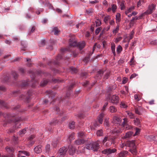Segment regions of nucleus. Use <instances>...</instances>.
I'll list each match as a JSON object with an SVG mask.
<instances>
[{"instance_id": "obj_35", "label": "nucleus", "mask_w": 157, "mask_h": 157, "mask_svg": "<svg viewBox=\"0 0 157 157\" xmlns=\"http://www.w3.org/2000/svg\"><path fill=\"white\" fill-rule=\"evenodd\" d=\"M7 105L4 101L0 100V106L2 107H7Z\"/></svg>"}, {"instance_id": "obj_43", "label": "nucleus", "mask_w": 157, "mask_h": 157, "mask_svg": "<svg viewBox=\"0 0 157 157\" xmlns=\"http://www.w3.org/2000/svg\"><path fill=\"white\" fill-rule=\"evenodd\" d=\"M122 48L120 45H119L117 48V52L118 53H120L122 51Z\"/></svg>"}, {"instance_id": "obj_49", "label": "nucleus", "mask_w": 157, "mask_h": 157, "mask_svg": "<svg viewBox=\"0 0 157 157\" xmlns=\"http://www.w3.org/2000/svg\"><path fill=\"white\" fill-rule=\"evenodd\" d=\"M12 141L15 144H16L17 143L18 141V138L17 137L14 136L12 138Z\"/></svg>"}, {"instance_id": "obj_57", "label": "nucleus", "mask_w": 157, "mask_h": 157, "mask_svg": "<svg viewBox=\"0 0 157 157\" xmlns=\"http://www.w3.org/2000/svg\"><path fill=\"white\" fill-rule=\"evenodd\" d=\"M102 28L101 27L98 28L96 30L95 33L96 35L98 34L100 31L101 30Z\"/></svg>"}, {"instance_id": "obj_38", "label": "nucleus", "mask_w": 157, "mask_h": 157, "mask_svg": "<svg viewBox=\"0 0 157 157\" xmlns=\"http://www.w3.org/2000/svg\"><path fill=\"white\" fill-rule=\"evenodd\" d=\"M133 133V132H127L126 133L124 137L125 138H129L132 135Z\"/></svg>"}, {"instance_id": "obj_28", "label": "nucleus", "mask_w": 157, "mask_h": 157, "mask_svg": "<svg viewBox=\"0 0 157 157\" xmlns=\"http://www.w3.org/2000/svg\"><path fill=\"white\" fill-rule=\"evenodd\" d=\"M46 92L48 94H50L49 98H50V97L51 98V99H52L54 98L55 95L51 90L47 91Z\"/></svg>"}, {"instance_id": "obj_62", "label": "nucleus", "mask_w": 157, "mask_h": 157, "mask_svg": "<svg viewBox=\"0 0 157 157\" xmlns=\"http://www.w3.org/2000/svg\"><path fill=\"white\" fill-rule=\"evenodd\" d=\"M119 26L118 25H117L116 26L115 29L113 30V33H117L118 32V31L119 30Z\"/></svg>"}, {"instance_id": "obj_24", "label": "nucleus", "mask_w": 157, "mask_h": 157, "mask_svg": "<svg viewBox=\"0 0 157 157\" xmlns=\"http://www.w3.org/2000/svg\"><path fill=\"white\" fill-rule=\"evenodd\" d=\"M123 122L121 123V125L120 126H121V127H123V126L128 124V120L127 118H124L123 119Z\"/></svg>"}, {"instance_id": "obj_2", "label": "nucleus", "mask_w": 157, "mask_h": 157, "mask_svg": "<svg viewBox=\"0 0 157 157\" xmlns=\"http://www.w3.org/2000/svg\"><path fill=\"white\" fill-rule=\"evenodd\" d=\"M99 144L97 142H95L87 144L83 148L84 149L86 148L89 150H92L94 151H97L99 149Z\"/></svg>"}, {"instance_id": "obj_59", "label": "nucleus", "mask_w": 157, "mask_h": 157, "mask_svg": "<svg viewBox=\"0 0 157 157\" xmlns=\"http://www.w3.org/2000/svg\"><path fill=\"white\" fill-rule=\"evenodd\" d=\"M117 9V6L116 5L113 4L112 5V9L113 12H115Z\"/></svg>"}, {"instance_id": "obj_51", "label": "nucleus", "mask_w": 157, "mask_h": 157, "mask_svg": "<svg viewBox=\"0 0 157 157\" xmlns=\"http://www.w3.org/2000/svg\"><path fill=\"white\" fill-rule=\"evenodd\" d=\"M120 106L122 108H125L127 107V106L126 105L124 102H121L120 104Z\"/></svg>"}, {"instance_id": "obj_16", "label": "nucleus", "mask_w": 157, "mask_h": 157, "mask_svg": "<svg viewBox=\"0 0 157 157\" xmlns=\"http://www.w3.org/2000/svg\"><path fill=\"white\" fill-rule=\"evenodd\" d=\"M62 57V56L61 55L59 54L56 58V61H54L53 63L55 64L58 65L59 64V61L60 59Z\"/></svg>"}, {"instance_id": "obj_31", "label": "nucleus", "mask_w": 157, "mask_h": 157, "mask_svg": "<svg viewBox=\"0 0 157 157\" xmlns=\"http://www.w3.org/2000/svg\"><path fill=\"white\" fill-rule=\"evenodd\" d=\"M70 70L72 73H75L77 72V70L75 68L73 67H70Z\"/></svg>"}, {"instance_id": "obj_1", "label": "nucleus", "mask_w": 157, "mask_h": 157, "mask_svg": "<svg viewBox=\"0 0 157 157\" xmlns=\"http://www.w3.org/2000/svg\"><path fill=\"white\" fill-rule=\"evenodd\" d=\"M11 120L13 121L15 123V126H14L13 129H9L7 131L8 133H10L13 132L14 130L17 128H19L20 127L21 124L20 122L21 121V118L20 117H16L15 118H13L10 119Z\"/></svg>"}, {"instance_id": "obj_39", "label": "nucleus", "mask_w": 157, "mask_h": 157, "mask_svg": "<svg viewBox=\"0 0 157 157\" xmlns=\"http://www.w3.org/2000/svg\"><path fill=\"white\" fill-rule=\"evenodd\" d=\"M58 143L59 141L58 140H54L52 142V145L54 147H55L57 146Z\"/></svg>"}, {"instance_id": "obj_9", "label": "nucleus", "mask_w": 157, "mask_h": 157, "mask_svg": "<svg viewBox=\"0 0 157 157\" xmlns=\"http://www.w3.org/2000/svg\"><path fill=\"white\" fill-rule=\"evenodd\" d=\"M69 42V45L70 47H75L77 45L78 43L76 40L74 39L73 40L72 38L70 39Z\"/></svg>"}, {"instance_id": "obj_32", "label": "nucleus", "mask_w": 157, "mask_h": 157, "mask_svg": "<svg viewBox=\"0 0 157 157\" xmlns=\"http://www.w3.org/2000/svg\"><path fill=\"white\" fill-rule=\"evenodd\" d=\"M134 6H131L129 8L127 9V10L125 12V13L126 15H128V14L129 13L131 12L134 9Z\"/></svg>"}, {"instance_id": "obj_30", "label": "nucleus", "mask_w": 157, "mask_h": 157, "mask_svg": "<svg viewBox=\"0 0 157 157\" xmlns=\"http://www.w3.org/2000/svg\"><path fill=\"white\" fill-rule=\"evenodd\" d=\"M78 136L81 138H83L86 136L85 134L82 132H81L78 133Z\"/></svg>"}, {"instance_id": "obj_48", "label": "nucleus", "mask_w": 157, "mask_h": 157, "mask_svg": "<svg viewBox=\"0 0 157 157\" xmlns=\"http://www.w3.org/2000/svg\"><path fill=\"white\" fill-rule=\"evenodd\" d=\"M12 75L15 79L16 78L18 77V74L17 72L15 71L12 72Z\"/></svg>"}, {"instance_id": "obj_25", "label": "nucleus", "mask_w": 157, "mask_h": 157, "mask_svg": "<svg viewBox=\"0 0 157 157\" xmlns=\"http://www.w3.org/2000/svg\"><path fill=\"white\" fill-rule=\"evenodd\" d=\"M109 110L111 113H115L117 111L116 108L113 106H111L109 107Z\"/></svg>"}, {"instance_id": "obj_3", "label": "nucleus", "mask_w": 157, "mask_h": 157, "mask_svg": "<svg viewBox=\"0 0 157 157\" xmlns=\"http://www.w3.org/2000/svg\"><path fill=\"white\" fill-rule=\"evenodd\" d=\"M67 151V148L65 147H63L59 150L57 154L59 157H63L66 155Z\"/></svg>"}, {"instance_id": "obj_22", "label": "nucleus", "mask_w": 157, "mask_h": 157, "mask_svg": "<svg viewBox=\"0 0 157 157\" xmlns=\"http://www.w3.org/2000/svg\"><path fill=\"white\" fill-rule=\"evenodd\" d=\"M115 44L114 43H112L111 44V48L114 56H115Z\"/></svg>"}, {"instance_id": "obj_44", "label": "nucleus", "mask_w": 157, "mask_h": 157, "mask_svg": "<svg viewBox=\"0 0 157 157\" xmlns=\"http://www.w3.org/2000/svg\"><path fill=\"white\" fill-rule=\"evenodd\" d=\"M42 3L44 5H46L49 8H52V6L51 4L49 3V2L47 1L46 2V3L44 4V2L43 1Z\"/></svg>"}, {"instance_id": "obj_50", "label": "nucleus", "mask_w": 157, "mask_h": 157, "mask_svg": "<svg viewBox=\"0 0 157 157\" xmlns=\"http://www.w3.org/2000/svg\"><path fill=\"white\" fill-rule=\"evenodd\" d=\"M45 149L47 152H48L50 150V146L49 144H47L45 147Z\"/></svg>"}, {"instance_id": "obj_18", "label": "nucleus", "mask_w": 157, "mask_h": 157, "mask_svg": "<svg viewBox=\"0 0 157 157\" xmlns=\"http://www.w3.org/2000/svg\"><path fill=\"white\" fill-rule=\"evenodd\" d=\"M85 46V44L84 42H79L78 43L77 46L78 47L80 50L82 49Z\"/></svg>"}, {"instance_id": "obj_11", "label": "nucleus", "mask_w": 157, "mask_h": 157, "mask_svg": "<svg viewBox=\"0 0 157 157\" xmlns=\"http://www.w3.org/2000/svg\"><path fill=\"white\" fill-rule=\"evenodd\" d=\"M75 151V147L72 145L69 146L68 147V152L71 155H73Z\"/></svg>"}, {"instance_id": "obj_19", "label": "nucleus", "mask_w": 157, "mask_h": 157, "mask_svg": "<svg viewBox=\"0 0 157 157\" xmlns=\"http://www.w3.org/2000/svg\"><path fill=\"white\" fill-rule=\"evenodd\" d=\"M104 71H104L103 70H100L98 71L97 72V74L96 75L97 77L98 78H101Z\"/></svg>"}, {"instance_id": "obj_53", "label": "nucleus", "mask_w": 157, "mask_h": 157, "mask_svg": "<svg viewBox=\"0 0 157 157\" xmlns=\"http://www.w3.org/2000/svg\"><path fill=\"white\" fill-rule=\"evenodd\" d=\"M91 56L90 54H89V55H88V56L85 57L84 59L83 60L85 62H87L89 60L90 56Z\"/></svg>"}, {"instance_id": "obj_14", "label": "nucleus", "mask_w": 157, "mask_h": 157, "mask_svg": "<svg viewBox=\"0 0 157 157\" xmlns=\"http://www.w3.org/2000/svg\"><path fill=\"white\" fill-rule=\"evenodd\" d=\"M84 142L83 139H78L75 141L74 144L75 145H80L84 144Z\"/></svg>"}, {"instance_id": "obj_42", "label": "nucleus", "mask_w": 157, "mask_h": 157, "mask_svg": "<svg viewBox=\"0 0 157 157\" xmlns=\"http://www.w3.org/2000/svg\"><path fill=\"white\" fill-rule=\"evenodd\" d=\"M96 133L98 136H102L103 135V131L101 129L98 130L97 131Z\"/></svg>"}, {"instance_id": "obj_5", "label": "nucleus", "mask_w": 157, "mask_h": 157, "mask_svg": "<svg viewBox=\"0 0 157 157\" xmlns=\"http://www.w3.org/2000/svg\"><path fill=\"white\" fill-rule=\"evenodd\" d=\"M119 98L118 96L113 95L110 98V102L113 103L117 104L119 101Z\"/></svg>"}, {"instance_id": "obj_17", "label": "nucleus", "mask_w": 157, "mask_h": 157, "mask_svg": "<svg viewBox=\"0 0 157 157\" xmlns=\"http://www.w3.org/2000/svg\"><path fill=\"white\" fill-rule=\"evenodd\" d=\"M6 149L8 153L10 154H12L14 152V149L13 148L11 147H7L6 148Z\"/></svg>"}, {"instance_id": "obj_20", "label": "nucleus", "mask_w": 157, "mask_h": 157, "mask_svg": "<svg viewBox=\"0 0 157 157\" xmlns=\"http://www.w3.org/2000/svg\"><path fill=\"white\" fill-rule=\"evenodd\" d=\"M104 116L103 113H101L98 117V122L101 124H102L103 122V118Z\"/></svg>"}, {"instance_id": "obj_56", "label": "nucleus", "mask_w": 157, "mask_h": 157, "mask_svg": "<svg viewBox=\"0 0 157 157\" xmlns=\"http://www.w3.org/2000/svg\"><path fill=\"white\" fill-rule=\"evenodd\" d=\"M95 23L96 26H100L101 24V22L98 19H97L95 21Z\"/></svg>"}, {"instance_id": "obj_58", "label": "nucleus", "mask_w": 157, "mask_h": 157, "mask_svg": "<svg viewBox=\"0 0 157 157\" xmlns=\"http://www.w3.org/2000/svg\"><path fill=\"white\" fill-rule=\"evenodd\" d=\"M45 40H42L40 43L39 44V46L40 47H42L44 46L45 44Z\"/></svg>"}, {"instance_id": "obj_4", "label": "nucleus", "mask_w": 157, "mask_h": 157, "mask_svg": "<svg viewBox=\"0 0 157 157\" xmlns=\"http://www.w3.org/2000/svg\"><path fill=\"white\" fill-rule=\"evenodd\" d=\"M117 151V149L115 148L111 149L109 148L107 149H104L101 151L103 154L108 155L109 154L114 153Z\"/></svg>"}, {"instance_id": "obj_41", "label": "nucleus", "mask_w": 157, "mask_h": 157, "mask_svg": "<svg viewBox=\"0 0 157 157\" xmlns=\"http://www.w3.org/2000/svg\"><path fill=\"white\" fill-rule=\"evenodd\" d=\"M75 122L74 121L71 122L69 124V127L71 129H73L75 127Z\"/></svg>"}, {"instance_id": "obj_40", "label": "nucleus", "mask_w": 157, "mask_h": 157, "mask_svg": "<svg viewBox=\"0 0 157 157\" xmlns=\"http://www.w3.org/2000/svg\"><path fill=\"white\" fill-rule=\"evenodd\" d=\"M75 139L74 138V133H72L71 134H70L68 138V139L69 140L71 141L72 140H74Z\"/></svg>"}, {"instance_id": "obj_7", "label": "nucleus", "mask_w": 157, "mask_h": 157, "mask_svg": "<svg viewBox=\"0 0 157 157\" xmlns=\"http://www.w3.org/2000/svg\"><path fill=\"white\" fill-rule=\"evenodd\" d=\"M122 121L121 119L119 117L117 116H115L113 117V123L117 124L120 126L121 123Z\"/></svg>"}, {"instance_id": "obj_33", "label": "nucleus", "mask_w": 157, "mask_h": 157, "mask_svg": "<svg viewBox=\"0 0 157 157\" xmlns=\"http://www.w3.org/2000/svg\"><path fill=\"white\" fill-rule=\"evenodd\" d=\"M126 112L130 118H135V117L133 113L130 111H127Z\"/></svg>"}, {"instance_id": "obj_55", "label": "nucleus", "mask_w": 157, "mask_h": 157, "mask_svg": "<svg viewBox=\"0 0 157 157\" xmlns=\"http://www.w3.org/2000/svg\"><path fill=\"white\" fill-rule=\"evenodd\" d=\"M135 113L139 115H141V113L139 111V109L137 108H135Z\"/></svg>"}, {"instance_id": "obj_46", "label": "nucleus", "mask_w": 157, "mask_h": 157, "mask_svg": "<svg viewBox=\"0 0 157 157\" xmlns=\"http://www.w3.org/2000/svg\"><path fill=\"white\" fill-rule=\"evenodd\" d=\"M144 0H140L137 2V6L138 7L140 6H141L142 4L144 3Z\"/></svg>"}, {"instance_id": "obj_60", "label": "nucleus", "mask_w": 157, "mask_h": 157, "mask_svg": "<svg viewBox=\"0 0 157 157\" xmlns=\"http://www.w3.org/2000/svg\"><path fill=\"white\" fill-rule=\"evenodd\" d=\"M145 15L147 14H146V13H145V12L141 14L138 17H137L138 20L141 19L142 17Z\"/></svg>"}, {"instance_id": "obj_12", "label": "nucleus", "mask_w": 157, "mask_h": 157, "mask_svg": "<svg viewBox=\"0 0 157 157\" xmlns=\"http://www.w3.org/2000/svg\"><path fill=\"white\" fill-rule=\"evenodd\" d=\"M42 146L41 145H39L35 147L34 149V151L36 153L39 154L42 151Z\"/></svg>"}, {"instance_id": "obj_61", "label": "nucleus", "mask_w": 157, "mask_h": 157, "mask_svg": "<svg viewBox=\"0 0 157 157\" xmlns=\"http://www.w3.org/2000/svg\"><path fill=\"white\" fill-rule=\"evenodd\" d=\"M26 61L28 62L27 65L29 67H30L31 65V63H30L31 59H26Z\"/></svg>"}, {"instance_id": "obj_13", "label": "nucleus", "mask_w": 157, "mask_h": 157, "mask_svg": "<svg viewBox=\"0 0 157 157\" xmlns=\"http://www.w3.org/2000/svg\"><path fill=\"white\" fill-rule=\"evenodd\" d=\"M128 152V151L123 150L118 154V157H125L127 155Z\"/></svg>"}, {"instance_id": "obj_36", "label": "nucleus", "mask_w": 157, "mask_h": 157, "mask_svg": "<svg viewBox=\"0 0 157 157\" xmlns=\"http://www.w3.org/2000/svg\"><path fill=\"white\" fill-rule=\"evenodd\" d=\"M134 123L135 125H139L140 123V120L137 118L134 120Z\"/></svg>"}, {"instance_id": "obj_64", "label": "nucleus", "mask_w": 157, "mask_h": 157, "mask_svg": "<svg viewBox=\"0 0 157 157\" xmlns=\"http://www.w3.org/2000/svg\"><path fill=\"white\" fill-rule=\"evenodd\" d=\"M1 157H14V155L13 154H11L10 155H1Z\"/></svg>"}, {"instance_id": "obj_10", "label": "nucleus", "mask_w": 157, "mask_h": 157, "mask_svg": "<svg viewBox=\"0 0 157 157\" xmlns=\"http://www.w3.org/2000/svg\"><path fill=\"white\" fill-rule=\"evenodd\" d=\"M29 83V80H23L21 82L20 86L22 88H24L27 86Z\"/></svg>"}, {"instance_id": "obj_27", "label": "nucleus", "mask_w": 157, "mask_h": 157, "mask_svg": "<svg viewBox=\"0 0 157 157\" xmlns=\"http://www.w3.org/2000/svg\"><path fill=\"white\" fill-rule=\"evenodd\" d=\"M49 80H44L41 82L40 86L44 87L46 86Z\"/></svg>"}, {"instance_id": "obj_63", "label": "nucleus", "mask_w": 157, "mask_h": 157, "mask_svg": "<svg viewBox=\"0 0 157 157\" xmlns=\"http://www.w3.org/2000/svg\"><path fill=\"white\" fill-rule=\"evenodd\" d=\"M104 124L106 125V126H109V124L108 121V120L106 119H105L104 121Z\"/></svg>"}, {"instance_id": "obj_23", "label": "nucleus", "mask_w": 157, "mask_h": 157, "mask_svg": "<svg viewBox=\"0 0 157 157\" xmlns=\"http://www.w3.org/2000/svg\"><path fill=\"white\" fill-rule=\"evenodd\" d=\"M32 75L31 76L32 78V82H33V84L32 85V86L33 87H34L35 85V83L34 82H35V84H36V82L35 80V74L34 73H33L32 72Z\"/></svg>"}, {"instance_id": "obj_29", "label": "nucleus", "mask_w": 157, "mask_h": 157, "mask_svg": "<svg viewBox=\"0 0 157 157\" xmlns=\"http://www.w3.org/2000/svg\"><path fill=\"white\" fill-rule=\"evenodd\" d=\"M116 23L119 22L121 21V15L120 13H118L116 15Z\"/></svg>"}, {"instance_id": "obj_8", "label": "nucleus", "mask_w": 157, "mask_h": 157, "mask_svg": "<svg viewBox=\"0 0 157 157\" xmlns=\"http://www.w3.org/2000/svg\"><path fill=\"white\" fill-rule=\"evenodd\" d=\"M31 91L29 90L26 93V95L25 94H22V95L20 96V98L25 99L26 98L27 100L28 101L31 96Z\"/></svg>"}, {"instance_id": "obj_47", "label": "nucleus", "mask_w": 157, "mask_h": 157, "mask_svg": "<svg viewBox=\"0 0 157 157\" xmlns=\"http://www.w3.org/2000/svg\"><path fill=\"white\" fill-rule=\"evenodd\" d=\"M19 152L22 153L27 156H29L30 155V153L29 152L25 151H19Z\"/></svg>"}, {"instance_id": "obj_26", "label": "nucleus", "mask_w": 157, "mask_h": 157, "mask_svg": "<svg viewBox=\"0 0 157 157\" xmlns=\"http://www.w3.org/2000/svg\"><path fill=\"white\" fill-rule=\"evenodd\" d=\"M127 145L132 148L136 147L135 143L133 141H129L127 143Z\"/></svg>"}, {"instance_id": "obj_15", "label": "nucleus", "mask_w": 157, "mask_h": 157, "mask_svg": "<svg viewBox=\"0 0 157 157\" xmlns=\"http://www.w3.org/2000/svg\"><path fill=\"white\" fill-rule=\"evenodd\" d=\"M123 130L122 129H120V127H117V128L116 127L113 130V133H119L121 132Z\"/></svg>"}, {"instance_id": "obj_34", "label": "nucleus", "mask_w": 157, "mask_h": 157, "mask_svg": "<svg viewBox=\"0 0 157 157\" xmlns=\"http://www.w3.org/2000/svg\"><path fill=\"white\" fill-rule=\"evenodd\" d=\"M122 128H123V129H125L126 130H129L131 129L132 128V126L128 124L122 127Z\"/></svg>"}, {"instance_id": "obj_21", "label": "nucleus", "mask_w": 157, "mask_h": 157, "mask_svg": "<svg viewBox=\"0 0 157 157\" xmlns=\"http://www.w3.org/2000/svg\"><path fill=\"white\" fill-rule=\"evenodd\" d=\"M125 1L124 0H121L118 3L121 7V10H124L125 8L124 6Z\"/></svg>"}, {"instance_id": "obj_37", "label": "nucleus", "mask_w": 157, "mask_h": 157, "mask_svg": "<svg viewBox=\"0 0 157 157\" xmlns=\"http://www.w3.org/2000/svg\"><path fill=\"white\" fill-rule=\"evenodd\" d=\"M134 98L135 99L136 101H139L141 99L140 96L139 95L137 94H135L134 95Z\"/></svg>"}, {"instance_id": "obj_45", "label": "nucleus", "mask_w": 157, "mask_h": 157, "mask_svg": "<svg viewBox=\"0 0 157 157\" xmlns=\"http://www.w3.org/2000/svg\"><path fill=\"white\" fill-rule=\"evenodd\" d=\"M53 31L54 32L55 35H58L59 31L58 30L57 27H55L54 28Z\"/></svg>"}, {"instance_id": "obj_6", "label": "nucleus", "mask_w": 157, "mask_h": 157, "mask_svg": "<svg viewBox=\"0 0 157 157\" xmlns=\"http://www.w3.org/2000/svg\"><path fill=\"white\" fill-rule=\"evenodd\" d=\"M155 5L153 4L149 5L148 6V9L145 12L146 14H151L152 13L153 10L155 9Z\"/></svg>"}, {"instance_id": "obj_54", "label": "nucleus", "mask_w": 157, "mask_h": 157, "mask_svg": "<svg viewBox=\"0 0 157 157\" xmlns=\"http://www.w3.org/2000/svg\"><path fill=\"white\" fill-rule=\"evenodd\" d=\"M93 10L92 8L86 10V12L87 14H90L93 12Z\"/></svg>"}, {"instance_id": "obj_52", "label": "nucleus", "mask_w": 157, "mask_h": 157, "mask_svg": "<svg viewBox=\"0 0 157 157\" xmlns=\"http://www.w3.org/2000/svg\"><path fill=\"white\" fill-rule=\"evenodd\" d=\"M110 17L109 16H107L104 17V21L106 23L110 19Z\"/></svg>"}]
</instances>
